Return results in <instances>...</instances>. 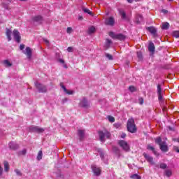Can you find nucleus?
<instances>
[{"label":"nucleus","instance_id":"nucleus-1","mask_svg":"<svg viewBox=\"0 0 179 179\" xmlns=\"http://www.w3.org/2000/svg\"><path fill=\"white\" fill-rule=\"evenodd\" d=\"M127 131L131 134H135L136 132V126L135 125V120L134 118H130L127 121Z\"/></svg>","mask_w":179,"mask_h":179},{"label":"nucleus","instance_id":"nucleus-2","mask_svg":"<svg viewBox=\"0 0 179 179\" xmlns=\"http://www.w3.org/2000/svg\"><path fill=\"white\" fill-rule=\"evenodd\" d=\"M155 142L159 145L160 150L162 152H168L169 151V147H167V144L165 141H162V138L158 137L155 139Z\"/></svg>","mask_w":179,"mask_h":179},{"label":"nucleus","instance_id":"nucleus-3","mask_svg":"<svg viewBox=\"0 0 179 179\" xmlns=\"http://www.w3.org/2000/svg\"><path fill=\"white\" fill-rule=\"evenodd\" d=\"M109 36L111 37V38H114L115 40H120V41H124V40L127 38L125 35L122 34H115L114 32H110Z\"/></svg>","mask_w":179,"mask_h":179},{"label":"nucleus","instance_id":"nucleus-4","mask_svg":"<svg viewBox=\"0 0 179 179\" xmlns=\"http://www.w3.org/2000/svg\"><path fill=\"white\" fill-rule=\"evenodd\" d=\"M99 135L101 142H104V141H106V138L108 139L110 138V136H111V134L108 131H99Z\"/></svg>","mask_w":179,"mask_h":179},{"label":"nucleus","instance_id":"nucleus-5","mask_svg":"<svg viewBox=\"0 0 179 179\" xmlns=\"http://www.w3.org/2000/svg\"><path fill=\"white\" fill-rule=\"evenodd\" d=\"M118 145L124 150V152H129V145L127 141L122 140L118 141Z\"/></svg>","mask_w":179,"mask_h":179},{"label":"nucleus","instance_id":"nucleus-6","mask_svg":"<svg viewBox=\"0 0 179 179\" xmlns=\"http://www.w3.org/2000/svg\"><path fill=\"white\" fill-rule=\"evenodd\" d=\"M35 86L38 89L39 93H45V92H47V87H45V85H43L38 82H36Z\"/></svg>","mask_w":179,"mask_h":179},{"label":"nucleus","instance_id":"nucleus-7","mask_svg":"<svg viewBox=\"0 0 179 179\" xmlns=\"http://www.w3.org/2000/svg\"><path fill=\"white\" fill-rule=\"evenodd\" d=\"M31 132H37V134H43L44 129L37 126H32L29 128Z\"/></svg>","mask_w":179,"mask_h":179},{"label":"nucleus","instance_id":"nucleus-8","mask_svg":"<svg viewBox=\"0 0 179 179\" xmlns=\"http://www.w3.org/2000/svg\"><path fill=\"white\" fill-rule=\"evenodd\" d=\"M13 36L14 37L15 41L17 43H20V33L19 32V31H17V29H14L13 31Z\"/></svg>","mask_w":179,"mask_h":179},{"label":"nucleus","instance_id":"nucleus-9","mask_svg":"<svg viewBox=\"0 0 179 179\" xmlns=\"http://www.w3.org/2000/svg\"><path fill=\"white\" fill-rule=\"evenodd\" d=\"M92 170L94 176H100V174H101V169L96 165L92 166Z\"/></svg>","mask_w":179,"mask_h":179},{"label":"nucleus","instance_id":"nucleus-10","mask_svg":"<svg viewBox=\"0 0 179 179\" xmlns=\"http://www.w3.org/2000/svg\"><path fill=\"white\" fill-rule=\"evenodd\" d=\"M157 95H158V99L163 100V90H162V85L158 84L157 85Z\"/></svg>","mask_w":179,"mask_h":179},{"label":"nucleus","instance_id":"nucleus-11","mask_svg":"<svg viewBox=\"0 0 179 179\" xmlns=\"http://www.w3.org/2000/svg\"><path fill=\"white\" fill-rule=\"evenodd\" d=\"M105 24L107 26H114L115 24V20L113 17H110L105 20Z\"/></svg>","mask_w":179,"mask_h":179},{"label":"nucleus","instance_id":"nucleus-12","mask_svg":"<svg viewBox=\"0 0 179 179\" xmlns=\"http://www.w3.org/2000/svg\"><path fill=\"white\" fill-rule=\"evenodd\" d=\"M23 53L25 54L28 59H31L32 51L30 47H27Z\"/></svg>","mask_w":179,"mask_h":179},{"label":"nucleus","instance_id":"nucleus-13","mask_svg":"<svg viewBox=\"0 0 179 179\" xmlns=\"http://www.w3.org/2000/svg\"><path fill=\"white\" fill-rule=\"evenodd\" d=\"M80 106H81V107H84L85 108H87V107L90 106V103L87 102L86 98H83L80 102Z\"/></svg>","mask_w":179,"mask_h":179},{"label":"nucleus","instance_id":"nucleus-14","mask_svg":"<svg viewBox=\"0 0 179 179\" xmlns=\"http://www.w3.org/2000/svg\"><path fill=\"white\" fill-rule=\"evenodd\" d=\"M143 156L145 159V160H147V162H148V163H150V164H155V162H153V157H151L150 155L146 154V153H143Z\"/></svg>","mask_w":179,"mask_h":179},{"label":"nucleus","instance_id":"nucleus-15","mask_svg":"<svg viewBox=\"0 0 179 179\" xmlns=\"http://www.w3.org/2000/svg\"><path fill=\"white\" fill-rule=\"evenodd\" d=\"M147 30H148V31H150V33H151V34H152L154 37H156V36H157V29H156L155 27H149L147 28Z\"/></svg>","mask_w":179,"mask_h":179},{"label":"nucleus","instance_id":"nucleus-16","mask_svg":"<svg viewBox=\"0 0 179 179\" xmlns=\"http://www.w3.org/2000/svg\"><path fill=\"white\" fill-rule=\"evenodd\" d=\"M60 86H61L62 89H63V90L66 94H69V95L73 94L74 92L73 90H68L66 89V87H65V85H64V84H62V83H60Z\"/></svg>","mask_w":179,"mask_h":179},{"label":"nucleus","instance_id":"nucleus-17","mask_svg":"<svg viewBox=\"0 0 179 179\" xmlns=\"http://www.w3.org/2000/svg\"><path fill=\"white\" fill-rule=\"evenodd\" d=\"M33 22L35 23H41L43 22V17L41 15H36L32 18Z\"/></svg>","mask_w":179,"mask_h":179},{"label":"nucleus","instance_id":"nucleus-18","mask_svg":"<svg viewBox=\"0 0 179 179\" xmlns=\"http://www.w3.org/2000/svg\"><path fill=\"white\" fill-rule=\"evenodd\" d=\"M8 146H9L10 149H12L13 150H16V149H17L19 148V145L16 144V143H15V142H10L8 144Z\"/></svg>","mask_w":179,"mask_h":179},{"label":"nucleus","instance_id":"nucleus-19","mask_svg":"<svg viewBox=\"0 0 179 179\" xmlns=\"http://www.w3.org/2000/svg\"><path fill=\"white\" fill-rule=\"evenodd\" d=\"M6 36L8 38V41H10L12 40V31H10L9 29H7L6 31Z\"/></svg>","mask_w":179,"mask_h":179},{"label":"nucleus","instance_id":"nucleus-20","mask_svg":"<svg viewBox=\"0 0 179 179\" xmlns=\"http://www.w3.org/2000/svg\"><path fill=\"white\" fill-rule=\"evenodd\" d=\"M155 43L152 42H150L148 45V50L150 52H155Z\"/></svg>","mask_w":179,"mask_h":179},{"label":"nucleus","instance_id":"nucleus-21","mask_svg":"<svg viewBox=\"0 0 179 179\" xmlns=\"http://www.w3.org/2000/svg\"><path fill=\"white\" fill-rule=\"evenodd\" d=\"M3 164H4V171L6 173H8L10 170L9 162H8V161H4Z\"/></svg>","mask_w":179,"mask_h":179},{"label":"nucleus","instance_id":"nucleus-22","mask_svg":"<svg viewBox=\"0 0 179 179\" xmlns=\"http://www.w3.org/2000/svg\"><path fill=\"white\" fill-rule=\"evenodd\" d=\"M78 136L80 141H82L85 136V130H78Z\"/></svg>","mask_w":179,"mask_h":179},{"label":"nucleus","instance_id":"nucleus-23","mask_svg":"<svg viewBox=\"0 0 179 179\" xmlns=\"http://www.w3.org/2000/svg\"><path fill=\"white\" fill-rule=\"evenodd\" d=\"M12 2L11 0H7V2H3L2 3V6L3 7L4 9H9L8 6Z\"/></svg>","mask_w":179,"mask_h":179},{"label":"nucleus","instance_id":"nucleus-24","mask_svg":"<svg viewBox=\"0 0 179 179\" xmlns=\"http://www.w3.org/2000/svg\"><path fill=\"white\" fill-rule=\"evenodd\" d=\"M111 40L110 39H106V43L104 45V48L107 50L108 48H110V45H111Z\"/></svg>","mask_w":179,"mask_h":179},{"label":"nucleus","instance_id":"nucleus-25","mask_svg":"<svg viewBox=\"0 0 179 179\" xmlns=\"http://www.w3.org/2000/svg\"><path fill=\"white\" fill-rule=\"evenodd\" d=\"M143 20V17L141 15H137L136 17V23H141Z\"/></svg>","mask_w":179,"mask_h":179},{"label":"nucleus","instance_id":"nucleus-26","mask_svg":"<svg viewBox=\"0 0 179 179\" xmlns=\"http://www.w3.org/2000/svg\"><path fill=\"white\" fill-rule=\"evenodd\" d=\"M83 11L84 13H87V15H90V16H93V13H92V11H90V10L88 8H83Z\"/></svg>","mask_w":179,"mask_h":179},{"label":"nucleus","instance_id":"nucleus-27","mask_svg":"<svg viewBox=\"0 0 179 179\" xmlns=\"http://www.w3.org/2000/svg\"><path fill=\"white\" fill-rule=\"evenodd\" d=\"M170 27V24L169 22H165L162 24V29L163 30H167Z\"/></svg>","mask_w":179,"mask_h":179},{"label":"nucleus","instance_id":"nucleus-28","mask_svg":"<svg viewBox=\"0 0 179 179\" xmlns=\"http://www.w3.org/2000/svg\"><path fill=\"white\" fill-rule=\"evenodd\" d=\"M119 13L122 17V19H127V14L124 10H120Z\"/></svg>","mask_w":179,"mask_h":179},{"label":"nucleus","instance_id":"nucleus-29","mask_svg":"<svg viewBox=\"0 0 179 179\" xmlns=\"http://www.w3.org/2000/svg\"><path fill=\"white\" fill-rule=\"evenodd\" d=\"M94 31H96V28L94 27H90L88 29V34H92L93 33H94Z\"/></svg>","mask_w":179,"mask_h":179},{"label":"nucleus","instance_id":"nucleus-30","mask_svg":"<svg viewBox=\"0 0 179 179\" xmlns=\"http://www.w3.org/2000/svg\"><path fill=\"white\" fill-rule=\"evenodd\" d=\"M36 159L38 161H40V160H41V159H43V151L42 150H40L38 152Z\"/></svg>","mask_w":179,"mask_h":179},{"label":"nucleus","instance_id":"nucleus-31","mask_svg":"<svg viewBox=\"0 0 179 179\" xmlns=\"http://www.w3.org/2000/svg\"><path fill=\"white\" fill-rule=\"evenodd\" d=\"M173 37H175L176 38H179V31H174L173 32Z\"/></svg>","mask_w":179,"mask_h":179},{"label":"nucleus","instance_id":"nucleus-32","mask_svg":"<svg viewBox=\"0 0 179 179\" xmlns=\"http://www.w3.org/2000/svg\"><path fill=\"white\" fill-rule=\"evenodd\" d=\"M130 178L132 179H141V176H139L138 174H134L130 176Z\"/></svg>","mask_w":179,"mask_h":179},{"label":"nucleus","instance_id":"nucleus-33","mask_svg":"<svg viewBox=\"0 0 179 179\" xmlns=\"http://www.w3.org/2000/svg\"><path fill=\"white\" fill-rule=\"evenodd\" d=\"M172 173L171 170H166L165 171V175L166 176V177H171Z\"/></svg>","mask_w":179,"mask_h":179},{"label":"nucleus","instance_id":"nucleus-34","mask_svg":"<svg viewBox=\"0 0 179 179\" xmlns=\"http://www.w3.org/2000/svg\"><path fill=\"white\" fill-rule=\"evenodd\" d=\"M108 120L109 122H115V119L113 116H108Z\"/></svg>","mask_w":179,"mask_h":179},{"label":"nucleus","instance_id":"nucleus-35","mask_svg":"<svg viewBox=\"0 0 179 179\" xmlns=\"http://www.w3.org/2000/svg\"><path fill=\"white\" fill-rule=\"evenodd\" d=\"M160 169H162L163 170H164L165 169H167V164H164V163H161L159 165Z\"/></svg>","mask_w":179,"mask_h":179},{"label":"nucleus","instance_id":"nucleus-36","mask_svg":"<svg viewBox=\"0 0 179 179\" xmlns=\"http://www.w3.org/2000/svg\"><path fill=\"white\" fill-rule=\"evenodd\" d=\"M4 65L6 66H12V64L8 60H5L4 61Z\"/></svg>","mask_w":179,"mask_h":179},{"label":"nucleus","instance_id":"nucleus-37","mask_svg":"<svg viewBox=\"0 0 179 179\" xmlns=\"http://www.w3.org/2000/svg\"><path fill=\"white\" fill-rule=\"evenodd\" d=\"M129 90L131 92H134L136 90V88H135V87H134V86H129Z\"/></svg>","mask_w":179,"mask_h":179},{"label":"nucleus","instance_id":"nucleus-38","mask_svg":"<svg viewBox=\"0 0 179 179\" xmlns=\"http://www.w3.org/2000/svg\"><path fill=\"white\" fill-rule=\"evenodd\" d=\"M26 153H27L26 149H24L22 151L19 152L20 155H24Z\"/></svg>","mask_w":179,"mask_h":179},{"label":"nucleus","instance_id":"nucleus-39","mask_svg":"<svg viewBox=\"0 0 179 179\" xmlns=\"http://www.w3.org/2000/svg\"><path fill=\"white\" fill-rule=\"evenodd\" d=\"M66 31H67L68 34H71V33H72V31H73V30L72 29V27H68Z\"/></svg>","mask_w":179,"mask_h":179},{"label":"nucleus","instance_id":"nucleus-40","mask_svg":"<svg viewBox=\"0 0 179 179\" xmlns=\"http://www.w3.org/2000/svg\"><path fill=\"white\" fill-rule=\"evenodd\" d=\"M113 126H114L115 128L118 129V128H120V127H121V123H119V122L115 123V124H113Z\"/></svg>","mask_w":179,"mask_h":179},{"label":"nucleus","instance_id":"nucleus-41","mask_svg":"<svg viewBox=\"0 0 179 179\" xmlns=\"http://www.w3.org/2000/svg\"><path fill=\"white\" fill-rule=\"evenodd\" d=\"M147 149H148V150H152V152H155V148H153V146L152 145H148Z\"/></svg>","mask_w":179,"mask_h":179},{"label":"nucleus","instance_id":"nucleus-42","mask_svg":"<svg viewBox=\"0 0 179 179\" xmlns=\"http://www.w3.org/2000/svg\"><path fill=\"white\" fill-rule=\"evenodd\" d=\"M137 57H138V59H142V52H137Z\"/></svg>","mask_w":179,"mask_h":179},{"label":"nucleus","instance_id":"nucleus-43","mask_svg":"<svg viewBox=\"0 0 179 179\" xmlns=\"http://www.w3.org/2000/svg\"><path fill=\"white\" fill-rule=\"evenodd\" d=\"M106 58H108L110 60L113 59V55H110L108 53L106 54Z\"/></svg>","mask_w":179,"mask_h":179},{"label":"nucleus","instance_id":"nucleus-44","mask_svg":"<svg viewBox=\"0 0 179 179\" xmlns=\"http://www.w3.org/2000/svg\"><path fill=\"white\" fill-rule=\"evenodd\" d=\"M15 172L17 174V176H22V173L19 171V169H15Z\"/></svg>","mask_w":179,"mask_h":179},{"label":"nucleus","instance_id":"nucleus-45","mask_svg":"<svg viewBox=\"0 0 179 179\" xmlns=\"http://www.w3.org/2000/svg\"><path fill=\"white\" fill-rule=\"evenodd\" d=\"M67 51H68L69 52H72V51H73V48H72V47H69V48H67Z\"/></svg>","mask_w":179,"mask_h":179},{"label":"nucleus","instance_id":"nucleus-46","mask_svg":"<svg viewBox=\"0 0 179 179\" xmlns=\"http://www.w3.org/2000/svg\"><path fill=\"white\" fill-rule=\"evenodd\" d=\"M66 101H68V98H64L62 100V104H65V103H66Z\"/></svg>","mask_w":179,"mask_h":179},{"label":"nucleus","instance_id":"nucleus-47","mask_svg":"<svg viewBox=\"0 0 179 179\" xmlns=\"http://www.w3.org/2000/svg\"><path fill=\"white\" fill-rule=\"evenodd\" d=\"M2 174H3V169L0 166V176H2Z\"/></svg>","mask_w":179,"mask_h":179},{"label":"nucleus","instance_id":"nucleus-48","mask_svg":"<svg viewBox=\"0 0 179 179\" xmlns=\"http://www.w3.org/2000/svg\"><path fill=\"white\" fill-rule=\"evenodd\" d=\"M58 62H60V64H65V61L62 59H58Z\"/></svg>","mask_w":179,"mask_h":179},{"label":"nucleus","instance_id":"nucleus-49","mask_svg":"<svg viewBox=\"0 0 179 179\" xmlns=\"http://www.w3.org/2000/svg\"><path fill=\"white\" fill-rule=\"evenodd\" d=\"M20 50H24V45L21 44V45H20Z\"/></svg>","mask_w":179,"mask_h":179},{"label":"nucleus","instance_id":"nucleus-50","mask_svg":"<svg viewBox=\"0 0 179 179\" xmlns=\"http://www.w3.org/2000/svg\"><path fill=\"white\" fill-rule=\"evenodd\" d=\"M125 136H127V134H125V133H122L121 134V138H122L124 139V138H125Z\"/></svg>","mask_w":179,"mask_h":179},{"label":"nucleus","instance_id":"nucleus-51","mask_svg":"<svg viewBox=\"0 0 179 179\" xmlns=\"http://www.w3.org/2000/svg\"><path fill=\"white\" fill-rule=\"evenodd\" d=\"M143 103V99L140 98V99H139V103H140V104H142Z\"/></svg>","mask_w":179,"mask_h":179},{"label":"nucleus","instance_id":"nucleus-52","mask_svg":"<svg viewBox=\"0 0 179 179\" xmlns=\"http://www.w3.org/2000/svg\"><path fill=\"white\" fill-rule=\"evenodd\" d=\"M100 156H101V159H103L104 157V153L103 152H101L100 153Z\"/></svg>","mask_w":179,"mask_h":179},{"label":"nucleus","instance_id":"nucleus-53","mask_svg":"<svg viewBox=\"0 0 179 179\" xmlns=\"http://www.w3.org/2000/svg\"><path fill=\"white\" fill-rule=\"evenodd\" d=\"M162 12L163 13H167L169 11H168L167 10L163 9V10H162Z\"/></svg>","mask_w":179,"mask_h":179},{"label":"nucleus","instance_id":"nucleus-54","mask_svg":"<svg viewBox=\"0 0 179 179\" xmlns=\"http://www.w3.org/2000/svg\"><path fill=\"white\" fill-rule=\"evenodd\" d=\"M43 41H45V43L46 44H49V43H50V42H49L48 40H47V39H44Z\"/></svg>","mask_w":179,"mask_h":179},{"label":"nucleus","instance_id":"nucleus-55","mask_svg":"<svg viewBox=\"0 0 179 179\" xmlns=\"http://www.w3.org/2000/svg\"><path fill=\"white\" fill-rule=\"evenodd\" d=\"M127 2L129 3H132V2H134V0H127Z\"/></svg>","mask_w":179,"mask_h":179},{"label":"nucleus","instance_id":"nucleus-56","mask_svg":"<svg viewBox=\"0 0 179 179\" xmlns=\"http://www.w3.org/2000/svg\"><path fill=\"white\" fill-rule=\"evenodd\" d=\"M82 19H83V17L82 16H80V17H78V20H82Z\"/></svg>","mask_w":179,"mask_h":179},{"label":"nucleus","instance_id":"nucleus-57","mask_svg":"<svg viewBox=\"0 0 179 179\" xmlns=\"http://www.w3.org/2000/svg\"><path fill=\"white\" fill-rule=\"evenodd\" d=\"M135 1V2H139V1H141V0H134Z\"/></svg>","mask_w":179,"mask_h":179},{"label":"nucleus","instance_id":"nucleus-58","mask_svg":"<svg viewBox=\"0 0 179 179\" xmlns=\"http://www.w3.org/2000/svg\"><path fill=\"white\" fill-rule=\"evenodd\" d=\"M99 152H101V149H99Z\"/></svg>","mask_w":179,"mask_h":179},{"label":"nucleus","instance_id":"nucleus-59","mask_svg":"<svg viewBox=\"0 0 179 179\" xmlns=\"http://www.w3.org/2000/svg\"><path fill=\"white\" fill-rule=\"evenodd\" d=\"M64 68H67L66 66V64H64Z\"/></svg>","mask_w":179,"mask_h":179},{"label":"nucleus","instance_id":"nucleus-60","mask_svg":"<svg viewBox=\"0 0 179 179\" xmlns=\"http://www.w3.org/2000/svg\"><path fill=\"white\" fill-rule=\"evenodd\" d=\"M169 1H174V0H169Z\"/></svg>","mask_w":179,"mask_h":179},{"label":"nucleus","instance_id":"nucleus-61","mask_svg":"<svg viewBox=\"0 0 179 179\" xmlns=\"http://www.w3.org/2000/svg\"><path fill=\"white\" fill-rule=\"evenodd\" d=\"M20 1H26V0H20Z\"/></svg>","mask_w":179,"mask_h":179},{"label":"nucleus","instance_id":"nucleus-62","mask_svg":"<svg viewBox=\"0 0 179 179\" xmlns=\"http://www.w3.org/2000/svg\"><path fill=\"white\" fill-rule=\"evenodd\" d=\"M178 142H179V140H178Z\"/></svg>","mask_w":179,"mask_h":179}]
</instances>
